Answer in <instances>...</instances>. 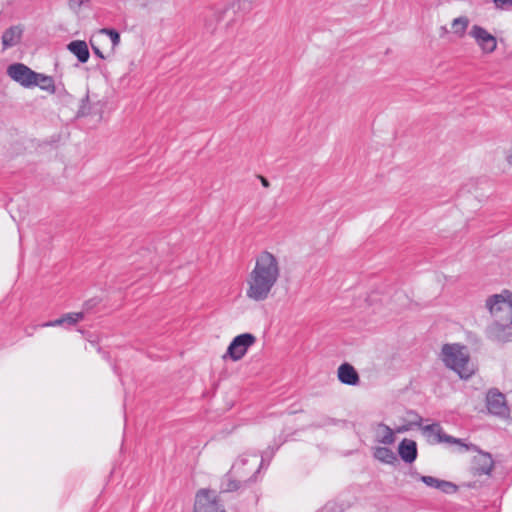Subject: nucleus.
<instances>
[{
  "instance_id": "obj_1",
  "label": "nucleus",
  "mask_w": 512,
  "mask_h": 512,
  "mask_svg": "<svg viewBox=\"0 0 512 512\" xmlns=\"http://www.w3.org/2000/svg\"><path fill=\"white\" fill-rule=\"evenodd\" d=\"M280 276L277 258L270 252H261L247 278V298L262 302L268 299Z\"/></svg>"
},
{
  "instance_id": "obj_2",
  "label": "nucleus",
  "mask_w": 512,
  "mask_h": 512,
  "mask_svg": "<svg viewBox=\"0 0 512 512\" xmlns=\"http://www.w3.org/2000/svg\"><path fill=\"white\" fill-rule=\"evenodd\" d=\"M465 347L454 343L445 344L442 347L441 355L444 364L456 372L461 379H468L474 373L469 365V355L465 353Z\"/></svg>"
},
{
  "instance_id": "obj_3",
  "label": "nucleus",
  "mask_w": 512,
  "mask_h": 512,
  "mask_svg": "<svg viewBox=\"0 0 512 512\" xmlns=\"http://www.w3.org/2000/svg\"><path fill=\"white\" fill-rule=\"evenodd\" d=\"M486 307L494 317V321L509 322L512 324V292L503 290L486 300Z\"/></svg>"
},
{
  "instance_id": "obj_4",
  "label": "nucleus",
  "mask_w": 512,
  "mask_h": 512,
  "mask_svg": "<svg viewBox=\"0 0 512 512\" xmlns=\"http://www.w3.org/2000/svg\"><path fill=\"white\" fill-rule=\"evenodd\" d=\"M422 434L426 437L430 444L448 443L456 444L460 450H476L477 445L473 443H465L463 439L455 438L451 435L444 433L442 426L439 423H432L429 425H422L419 427Z\"/></svg>"
},
{
  "instance_id": "obj_5",
  "label": "nucleus",
  "mask_w": 512,
  "mask_h": 512,
  "mask_svg": "<svg viewBox=\"0 0 512 512\" xmlns=\"http://www.w3.org/2000/svg\"><path fill=\"white\" fill-rule=\"evenodd\" d=\"M255 342L256 337L253 334H239L232 339L223 358H229L233 361H239L245 356L249 347H251Z\"/></svg>"
},
{
  "instance_id": "obj_6",
  "label": "nucleus",
  "mask_w": 512,
  "mask_h": 512,
  "mask_svg": "<svg viewBox=\"0 0 512 512\" xmlns=\"http://www.w3.org/2000/svg\"><path fill=\"white\" fill-rule=\"evenodd\" d=\"M7 75L25 88L33 87L38 73L23 63H13L7 67Z\"/></svg>"
},
{
  "instance_id": "obj_7",
  "label": "nucleus",
  "mask_w": 512,
  "mask_h": 512,
  "mask_svg": "<svg viewBox=\"0 0 512 512\" xmlns=\"http://www.w3.org/2000/svg\"><path fill=\"white\" fill-rule=\"evenodd\" d=\"M458 451L464 452L465 450H460L459 447ZM473 451L477 452V454L473 457L471 462V473L474 476L490 475L494 467V461L491 454L480 450L478 446L477 449Z\"/></svg>"
},
{
  "instance_id": "obj_8",
  "label": "nucleus",
  "mask_w": 512,
  "mask_h": 512,
  "mask_svg": "<svg viewBox=\"0 0 512 512\" xmlns=\"http://www.w3.org/2000/svg\"><path fill=\"white\" fill-rule=\"evenodd\" d=\"M194 512H226V510L209 490L201 489L195 497Z\"/></svg>"
},
{
  "instance_id": "obj_9",
  "label": "nucleus",
  "mask_w": 512,
  "mask_h": 512,
  "mask_svg": "<svg viewBox=\"0 0 512 512\" xmlns=\"http://www.w3.org/2000/svg\"><path fill=\"white\" fill-rule=\"evenodd\" d=\"M487 339L495 343L512 342V324L494 321L485 329Z\"/></svg>"
},
{
  "instance_id": "obj_10",
  "label": "nucleus",
  "mask_w": 512,
  "mask_h": 512,
  "mask_svg": "<svg viewBox=\"0 0 512 512\" xmlns=\"http://www.w3.org/2000/svg\"><path fill=\"white\" fill-rule=\"evenodd\" d=\"M488 411L499 417H506L509 415V408L506 403L504 394L496 389H491L486 396Z\"/></svg>"
},
{
  "instance_id": "obj_11",
  "label": "nucleus",
  "mask_w": 512,
  "mask_h": 512,
  "mask_svg": "<svg viewBox=\"0 0 512 512\" xmlns=\"http://www.w3.org/2000/svg\"><path fill=\"white\" fill-rule=\"evenodd\" d=\"M470 35L475 39L484 53H492L497 48L496 38L485 28L474 25L470 30Z\"/></svg>"
},
{
  "instance_id": "obj_12",
  "label": "nucleus",
  "mask_w": 512,
  "mask_h": 512,
  "mask_svg": "<svg viewBox=\"0 0 512 512\" xmlns=\"http://www.w3.org/2000/svg\"><path fill=\"white\" fill-rule=\"evenodd\" d=\"M338 380L345 385L356 386L360 382V377L356 369L349 363L345 362L338 367Z\"/></svg>"
},
{
  "instance_id": "obj_13",
  "label": "nucleus",
  "mask_w": 512,
  "mask_h": 512,
  "mask_svg": "<svg viewBox=\"0 0 512 512\" xmlns=\"http://www.w3.org/2000/svg\"><path fill=\"white\" fill-rule=\"evenodd\" d=\"M398 454L400 458L408 464L413 463L418 456L417 444L414 440L403 439L398 446Z\"/></svg>"
},
{
  "instance_id": "obj_14",
  "label": "nucleus",
  "mask_w": 512,
  "mask_h": 512,
  "mask_svg": "<svg viewBox=\"0 0 512 512\" xmlns=\"http://www.w3.org/2000/svg\"><path fill=\"white\" fill-rule=\"evenodd\" d=\"M84 318L83 312L66 313L58 319L47 321L41 324L42 327L65 326L70 327L77 324Z\"/></svg>"
},
{
  "instance_id": "obj_15",
  "label": "nucleus",
  "mask_w": 512,
  "mask_h": 512,
  "mask_svg": "<svg viewBox=\"0 0 512 512\" xmlns=\"http://www.w3.org/2000/svg\"><path fill=\"white\" fill-rule=\"evenodd\" d=\"M23 30L19 26H11L2 34L3 50L17 45L22 37Z\"/></svg>"
},
{
  "instance_id": "obj_16",
  "label": "nucleus",
  "mask_w": 512,
  "mask_h": 512,
  "mask_svg": "<svg viewBox=\"0 0 512 512\" xmlns=\"http://www.w3.org/2000/svg\"><path fill=\"white\" fill-rule=\"evenodd\" d=\"M67 49L76 56L80 63H86L89 60L90 53L85 41H71L67 45Z\"/></svg>"
},
{
  "instance_id": "obj_17",
  "label": "nucleus",
  "mask_w": 512,
  "mask_h": 512,
  "mask_svg": "<svg viewBox=\"0 0 512 512\" xmlns=\"http://www.w3.org/2000/svg\"><path fill=\"white\" fill-rule=\"evenodd\" d=\"M103 105L100 104V101L97 103H90V97L87 93L86 96L82 99L81 105L77 112L78 116H87L91 114H95L101 117Z\"/></svg>"
},
{
  "instance_id": "obj_18",
  "label": "nucleus",
  "mask_w": 512,
  "mask_h": 512,
  "mask_svg": "<svg viewBox=\"0 0 512 512\" xmlns=\"http://www.w3.org/2000/svg\"><path fill=\"white\" fill-rule=\"evenodd\" d=\"M280 444L270 445L261 453V461L257 470L253 473V475L248 479L251 482L256 481L257 474L260 472V469L267 468L270 464V461L274 457L275 453L279 449Z\"/></svg>"
},
{
  "instance_id": "obj_19",
  "label": "nucleus",
  "mask_w": 512,
  "mask_h": 512,
  "mask_svg": "<svg viewBox=\"0 0 512 512\" xmlns=\"http://www.w3.org/2000/svg\"><path fill=\"white\" fill-rule=\"evenodd\" d=\"M377 437L378 442L385 444V445H391L395 441L394 431L386 424L384 423H378L377 425Z\"/></svg>"
},
{
  "instance_id": "obj_20",
  "label": "nucleus",
  "mask_w": 512,
  "mask_h": 512,
  "mask_svg": "<svg viewBox=\"0 0 512 512\" xmlns=\"http://www.w3.org/2000/svg\"><path fill=\"white\" fill-rule=\"evenodd\" d=\"M407 415H415L414 420H409L406 424L396 427L394 433H404L411 430L413 427H421V423L423 421L422 417L414 410L407 411Z\"/></svg>"
},
{
  "instance_id": "obj_21",
  "label": "nucleus",
  "mask_w": 512,
  "mask_h": 512,
  "mask_svg": "<svg viewBox=\"0 0 512 512\" xmlns=\"http://www.w3.org/2000/svg\"><path fill=\"white\" fill-rule=\"evenodd\" d=\"M374 457L387 464H392L396 460L395 453L387 447H377L374 451Z\"/></svg>"
},
{
  "instance_id": "obj_22",
  "label": "nucleus",
  "mask_w": 512,
  "mask_h": 512,
  "mask_svg": "<svg viewBox=\"0 0 512 512\" xmlns=\"http://www.w3.org/2000/svg\"><path fill=\"white\" fill-rule=\"evenodd\" d=\"M34 86H38L40 89L47 91L51 94L55 93L54 79L51 76L38 73L37 80Z\"/></svg>"
},
{
  "instance_id": "obj_23",
  "label": "nucleus",
  "mask_w": 512,
  "mask_h": 512,
  "mask_svg": "<svg viewBox=\"0 0 512 512\" xmlns=\"http://www.w3.org/2000/svg\"><path fill=\"white\" fill-rule=\"evenodd\" d=\"M235 475V472H231V470L225 475V478L221 482V491L222 492H233L240 488V481L232 478V475Z\"/></svg>"
},
{
  "instance_id": "obj_24",
  "label": "nucleus",
  "mask_w": 512,
  "mask_h": 512,
  "mask_svg": "<svg viewBox=\"0 0 512 512\" xmlns=\"http://www.w3.org/2000/svg\"><path fill=\"white\" fill-rule=\"evenodd\" d=\"M248 455L243 454L240 455L237 460L233 463L231 467V472H235V475H238L240 477L244 476V473H242V468L248 463Z\"/></svg>"
},
{
  "instance_id": "obj_25",
  "label": "nucleus",
  "mask_w": 512,
  "mask_h": 512,
  "mask_svg": "<svg viewBox=\"0 0 512 512\" xmlns=\"http://www.w3.org/2000/svg\"><path fill=\"white\" fill-rule=\"evenodd\" d=\"M469 24V20L465 16H461L458 18H455L452 22V28L454 29L455 33L463 34L465 30L467 29Z\"/></svg>"
},
{
  "instance_id": "obj_26",
  "label": "nucleus",
  "mask_w": 512,
  "mask_h": 512,
  "mask_svg": "<svg viewBox=\"0 0 512 512\" xmlns=\"http://www.w3.org/2000/svg\"><path fill=\"white\" fill-rule=\"evenodd\" d=\"M100 33L109 36L113 46H117L120 43V34L113 28H103L100 30Z\"/></svg>"
},
{
  "instance_id": "obj_27",
  "label": "nucleus",
  "mask_w": 512,
  "mask_h": 512,
  "mask_svg": "<svg viewBox=\"0 0 512 512\" xmlns=\"http://www.w3.org/2000/svg\"><path fill=\"white\" fill-rule=\"evenodd\" d=\"M437 489L446 494H452V493H455L458 488L452 482L441 480L440 485L438 486Z\"/></svg>"
},
{
  "instance_id": "obj_28",
  "label": "nucleus",
  "mask_w": 512,
  "mask_h": 512,
  "mask_svg": "<svg viewBox=\"0 0 512 512\" xmlns=\"http://www.w3.org/2000/svg\"><path fill=\"white\" fill-rule=\"evenodd\" d=\"M419 480L432 488H438L440 485L441 479L435 478L433 476H419Z\"/></svg>"
},
{
  "instance_id": "obj_29",
  "label": "nucleus",
  "mask_w": 512,
  "mask_h": 512,
  "mask_svg": "<svg viewBox=\"0 0 512 512\" xmlns=\"http://www.w3.org/2000/svg\"><path fill=\"white\" fill-rule=\"evenodd\" d=\"M495 7L502 10H509L512 8V0H493Z\"/></svg>"
},
{
  "instance_id": "obj_30",
  "label": "nucleus",
  "mask_w": 512,
  "mask_h": 512,
  "mask_svg": "<svg viewBox=\"0 0 512 512\" xmlns=\"http://www.w3.org/2000/svg\"><path fill=\"white\" fill-rule=\"evenodd\" d=\"M38 328H43V327L41 326V324L27 326L24 329V332H25L26 336L31 337L33 335L34 331H36Z\"/></svg>"
},
{
  "instance_id": "obj_31",
  "label": "nucleus",
  "mask_w": 512,
  "mask_h": 512,
  "mask_svg": "<svg viewBox=\"0 0 512 512\" xmlns=\"http://www.w3.org/2000/svg\"><path fill=\"white\" fill-rule=\"evenodd\" d=\"M92 49H93V52L101 59H104V55L103 53L101 52V50L96 47V46H92Z\"/></svg>"
},
{
  "instance_id": "obj_32",
  "label": "nucleus",
  "mask_w": 512,
  "mask_h": 512,
  "mask_svg": "<svg viewBox=\"0 0 512 512\" xmlns=\"http://www.w3.org/2000/svg\"><path fill=\"white\" fill-rule=\"evenodd\" d=\"M259 178H260L261 183H262V185H263L264 187H266V188H267V187H269V182H268V180H267L265 177H263V176H259Z\"/></svg>"
},
{
  "instance_id": "obj_33",
  "label": "nucleus",
  "mask_w": 512,
  "mask_h": 512,
  "mask_svg": "<svg viewBox=\"0 0 512 512\" xmlns=\"http://www.w3.org/2000/svg\"><path fill=\"white\" fill-rule=\"evenodd\" d=\"M507 161L512 164V150L509 152L508 156H507Z\"/></svg>"
},
{
  "instance_id": "obj_34",
  "label": "nucleus",
  "mask_w": 512,
  "mask_h": 512,
  "mask_svg": "<svg viewBox=\"0 0 512 512\" xmlns=\"http://www.w3.org/2000/svg\"><path fill=\"white\" fill-rule=\"evenodd\" d=\"M98 351H99L100 353H102V355H103V357H104V358L108 359V355H107V353H106V352H102L101 348H98Z\"/></svg>"
},
{
  "instance_id": "obj_35",
  "label": "nucleus",
  "mask_w": 512,
  "mask_h": 512,
  "mask_svg": "<svg viewBox=\"0 0 512 512\" xmlns=\"http://www.w3.org/2000/svg\"><path fill=\"white\" fill-rule=\"evenodd\" d=\"M410 417V420H414L415 419V415H408Z\"/></svg>"
},
{
  "instance_id": "obj_36",
  "label": "nucleus",
  "mask_w": 512,
  "mask_h": 512,
  "mask_svg": "<svg viewBox=\"0 0 512 512\" xmlns=\"http://www.w3.org/2000/svg\"><path fill=\"white\" fill-rule=\"evenodd\" d=\"M27 211H23V213H26ZM19 217H22V212H20Z\"/></svg>"
},
{
  "instance_id": "obj_37",
  "label": "nucleus",
  "mask_w": 512,
  "mask_h": 512,
  "mask_svg": "<svg viewBox=\"0 0 512 512\" xmlns=\"http://www.w3.org/2000/svg\"><path fill=\"white\" fill-rule=\"evenodd\" d=\"M113 370H114L115 373H117L116 366L113 367Z\"/></svg>"
}]
</instances>
